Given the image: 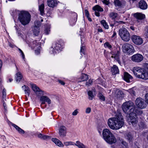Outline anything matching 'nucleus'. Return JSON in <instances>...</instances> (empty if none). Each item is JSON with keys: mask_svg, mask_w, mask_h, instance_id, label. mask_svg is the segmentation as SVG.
<instances>
[{"mask_svg": "<svg viewBox=\"0 0 148 148\" xmlns=\"http://www.w3.org/2000/svg\"><path fill=\"white\" fill-rule=\"evenodd\" d=\"M104 46L105 47H107L109 48V49H110L112 48V46L111 45H110L108 42H105L104 44Z\"/></svg>", "mask_w": 148, "mask_h": 148, "instance_id": "nucleus-45", "label": "nucleus"}, {"mask_svg": "<svg viewBox=\"0 0 148 148\" xmlns=\"http://www.w3.org/2000/svg\"><path fill=\"white\" fill-rule=\"evenodd\" d=\"M88 99L90 100H92L94 97V96L93 95V92L91 90H89L88 92Z\"/></svg>", "mask_w": 148, "mask_h": 148, "instance_id": "nucleus-35", "label": "nucleus"}, {"mask_svg": "<svg viewBox=\"0 0 148 148\" xmlns=\"http://www.w3.org/2000/svg\"><path fill=\"white\" fill-rule=\"evenodd\" d=\"M122 48L123 52L128 54H132L134 51L133 46L128 43H125L124 44Z\"/></svg>", "mask_w": 148, "mask_h": 148, "instance_id": "nucleus-7", "label": "nucleus"}, {"mask_svg": "<svg viewBox=\"0 0 148 148\" xmlns=\"http://www.w3.org/2000/svg\"><path fill=\"white\" fill-rule=\"evenodd\" d=\"M18 19L21 23L25 26L29 23L31 15L27 12L21 11L18 14Z\"/></svg>", "mask_w": 148, "mask_h": 148, "instance_id": "nucleus-3", "label": "nucleus"}, {"mask_svg": "<svg viewBox=\"0 0 148 148\" xmlns=\"http://www.w3.org/2000/svg\"><path fill=\"white\" fill-rule=\"evenodd\" d=\"M126 138L129 141H130L132 140L133 136L130 133H129L126 134Z\"/></svg>", "mask_w": 148, "mask_h": 148, "instance_id": "nucleus-39", "label": "nucleus"}, {"mask_svg": "<svg viewBox=\"0 0 148 148\" xmlns=\"http://www.w3.org/2000/svg\"><path fill=\"white\" fill-rule=\"evenodd\" d=\"M34 25L33 28H35L36 27L38 28H39L41 25V23L39 21H36L34 22Z\"/></svg>", "mask_w": 148, "mask_h": 148, "instance_id": "nucleus-38", "label": "nucleus"}, {"mask_svg": "<svg viewBox=\"0 0 148 148\" xmlns=\"http://www.w3.org/2000/svg\"><path fill=\"white\" fill-rule=\"evenodd\" d=\"M114 3L116 7L120 8L121 7L122 4L119 0H114Z\"/></svg>", "mask_w": 148, "mask_h": 148, "instance_id": "nucleus-31", "label": "nucleus"}, {"mask_svg": "<svg viewBox=\"0 0 148 148\" xmlns=\"http://www.w3.org/2000/svg\"><path fill=\"white\" fill-rule=\"evenodd\" d=\"M116 22L119 24H125V22L122 21H117Z\"/></svg>", "mask_w": 148, "mask_h": 148, "instance_id": "nucleus-60", "label": "nucleus"}, {"mask_svg": "<svg viewBox=\"0 0 148 148\" xmlns=\"http://www.w3.org/2000/svg\"><path fill=\"white\" fill-rule=\"evenodd\" d=\"M22 75L20 72H18L16 74V82H19L22 79Z\"/></svg>", "mask_w": 148, "mask_h": 148, "instance_id": "nucleus-28", "label": "nucleus"}, {"mask_svg": "<svg viewBox=\"0 0 148 148\" xmlns=\"http://www.w3.org/2000/svg\"><path fill=\"white\" fill-rule=\"evenodd\" d=\"M131 39L133 42L136 45H140L143 43L142 38L139 36L133 35L132 36Z\"/></svg>", "mask_w": 148, "mask_h": 148, "instance_id": "nucleus-9", "label": "nucleus"}, {"mask_svg": "<svg viewBox=\"0 0 148 148\" xmlns=\"http://www.w3.org/2000/svg\"><path fill=\"white\" fill-rule=\"evenodd\" d=\"M50 32L49 28H46L45 30V33L46 35H48Z\"/></svg>", "mask_w": 148, "mask_h": 148, "instance_id": "nucleus-52", "label": "nucleus"}, {"mask_svg": "<svg viewBox=\"0 0 148 148\" xmlns=\"http://www.w3.org/2000/svg\"><path fill=\"white\" fill-rule=\"evenodd\" d=\"M42 139L46 140H49L51 139V137L49 136L43 135Z\"/></svg>", "mask_w": 148, "mask_h": 148, "instance_id": "nucleus-43", "label": "nucleus"}, {"mask_svg": "<svg viewBox=\"0 0 148 148\" xmlns=\"http://www.w3.org/2000/svg\"><path fill=\"white\" fill-rule=\"evenodd\" d=\"M15 27L16 29V32L18 34V36L22 38H23V35L21 33L19 29V28H17V27L16 26H15Z\"/></svg>", "mask_w": 148, "mask_h": 148, "instance_id": "nucleus-37", "label": "nucleus"}, {"mask_svg": "<svg viewBox=\"0 0 148 148\" xmlns=\"http://www.w3.org/2000/svg\"><path fill=\"white\" fill-rule=\"evenodd\" d=\"M51 140L55 144L59 147H63V144L58 139L56 138H52Z\"/></svg>", "mask_w": 148, "mask_h": 148, "instance_id": "nucleus-21", "label": "nucleus"}, {"mask_svg": "<svg viewBox=\"0 0 148 148\" xmlns=\"http://www.w3.org/2000/svg\"><path fill=\"white\" fill-rule=\"evenodd\" d=\"M145 102L148 104V93H146L145 95Z\"/></svg>", "mask_w": 148, "mask_h": 148, "instance_id": "nucleus-50", "label": "nucleus"}, {"mask_svg": "<svg viewBox=\"0 0 148 148\" xmlns=\"http://www.w3.org/2000/svg\"><path fill=\"white\" fill-rule=\"evenodd\" d=\"M9 45L11 47L13 48L14 47V45L12 44L10 42H9L8 43Z\"/></svg>", "mask_w": 148, "mask_h": 148, "instance_id": "nucleus-64", "label": "nucleus"}, {"mask_svg": "<svg viewBox=\"0 0 148 148\" xmlns=\"http://www.w3.org/2000/svg\"><path fill=\"white\" fill-rule=\"evenodd\" d=\"M111 71L113 75H115L119 72V70L118 67L116 65H113L111 68Z\"/></svg>", "mask_w": 148, "mask_h": 148, "instance_id": "nucleus-23", "label": "nucleus"}, {"mask_svg": "<svg viewBox=\"0 0 148 148\" xmlns=\"http://www.w3.org/2000/svg\"><path fill=\"white\" fill-rule=\"evenodd\" d=\"M43 134H42L40 133V134H38V137L39 138H40L41 139H42L43 136Z\"/></svg>", "mask_w": 148, "mask_h": 148, "instance_id": "nucleus-61", "label": "nucleus"}, {"mask_svg": "<svg viewBox=\"0 0 148 148\" xmlns=\"http://www.w3.org/2000/svg\"><path fill=\"white\" fill-rule=\"evenodd\" d=\"M124 94L121 90H119L116 94V98L120 100H121L123 98Z\"/></svg>", "mask_w": 148, "mask_h": 148, "instance_id": "nucleus-22", "label": "nucleus"}, {"mask_svg": "<svg viewBox=\"0 0 148 148\" xmlns=\"http://www.w3.org/2000/svg\"><path fill=\"white\" fill-rule=\"evenodd\" d=\"M53 47L55 49V50H56V51H61L62 49L61 45L57 43L53 44Z\"/></svg>", "mask_w": 148, "mask_h": 148, "instance_id": "nucleus-26", "label": "nucleus"}, {"mask_svg": "<svg viewBox=\"0 0 148 148\" xmlns=\"http://www.w3.org/2000/svg\"><path fill=\"white\" fill-rule=\"evenodd\" d=\"M47 2L49 7L53 8L57 6L59 1L56 0H48Z\"/></svg>", "mask_w": 148, "mask_h": 148, "instance_id": "nucleus-14", "label": "nucleus"}, {"mask_svg": "<svg viewBox=\"0 0 148 148\" xmlns=\"http://www.w3.org/2000/svg\"><path fill=\"white\" fill-rule=\"evenodd\" d=\"M19 53L20 54V55L21 56L23 59H25V55H24L23 51H22L21 52H19Z\"/></svg>", "mask_w": 148, "mask_h": 148, "instance_id": "nucleus-58", "label": "nucleus"}, {"mask_svg": "<svg viewBox=\"0 0 148 148\" xmlns=\"http://www.w3.org/2000/svg\"><path fill=\"white\" fill-rule=\"evenodd\" d=\"M59 134L61 137L63 138L66 136V129L65 126L62 125L59 127Z\"/></svg>", "mask_w": 148, "mask_h": 148, "instance_id": "nucleus-12", "label": "nucleus"}, {"mask_svg": "<svg viewBox=\"0 0 148 148\" xmlns=\"http://www.w3.org/2000/svg\"><path fill=\"white\" fill-rule=\"evenodd\" d=\"M36 94L38 96H42L43 95L46 94L45 92L44 93V91L41 90L40 89Z\"/></svg>", "mask_w": 148, "mask_h": 148, "instance_id": "nucleus-36", "label": "nucleus"}, {"mask_svg": "<svg viewBox=\"0 0 148 148\" xmlns=\"http://www.w3.org/2000/svg\"><path fill=\"white\" fill-rule=\"evenodd\" d=\"M3 106L4 107L5 112H7V107H6V105L5 102V100H3Z\"/></svg>", "mask_w": 148, "mask_h": 148, "instance_id": "nucleus-47", "label": "nucleus"}, {"mask_svg": "<svg viewBox=\"0 0 148 148\" xmlns=\"http://www.w3.org/2000/svg\"><path fill=\"white\" fill-rule=\"evenodd\" d=\"M102 2L103 3L107 5H108L109 4V2L107 0H103Z\"/></svg>", "mask_w": 148, "mask_h": 148, "instance_id": "nucleus-55", "label": "nucleus"}, {"mask_svg": "<svg viewBox=\"0 0 148 148\" xmlns=\"http://www.w3.org/2000/svg\"><path fill=\"white\" fill-rule=\"evenodd\" d=\"M84 12L85 15L87 17H88V16H89V12L88 10L86 9L84 11Z\"/></svg>", "mask_w": 148, "mask_h": 148, "instance_id": "nucleus-53", "label": "nucleus"}, {"mask_svg": "<svg viewBox=\"0 0 148 148\" xmlns=\"http://www.w3.org/2000/svg\"><path fill=\"white\" fill-rule=\"evenodd\" d=\"M135 103L138 107L141 109L145 108L147 106L145 101L141 97L138 98L136 99Z\"/></svg>", "mask_w": 148, "mask_h": 148, "instance_id": "nucleus-8", "label": "nucleus"}, {"mask_svg": "<svg viewBox=\"0 0 148 148\" xmlns=\"http://www.w3.org/2000/svg\"><path fill=\"white\" fill-rule=\"evenodd\" d=\"M49 52L51 54H54V55L56 52V50H55V49L53 47V45L52 46V47L50 49Z\"/></svg>", "mask_w": 148, "mask_h": 148, "instance_id": "nucleus-42", "label": "nucleus"}, {"mask_svg": "<svg viewBox=\"0 0 148 148\" xmlns=\"http://www.w3.org/2000/svg\"><path fill=\"white\" fill-rule=\"evenodd\" d=\"M121 144L123 145V147L127 148L128 147L127 144L126 142L124 140H122L121 142Z\"/></svg>", "mask_w": 148, "mask_h": 148, "instance_id": "nucleus-46", "label": "nucleus"}, {"mask_svg": "<svg viewBox=\"0 0 148 148\" xmlns=\"http://www.w3.org/2000/svg\"><path fill=\"white\" fill-rule=\"evenodd\" d=\"M101 24L106 29H108L109 28L108 25L107 24L106 21L104 20H103L101 21Z\"/></svg>", "mask_w": 148, "mask_h": 148, "instance_id": "nucleus-40", "label": "nucleus"}, {"mask_svg": "<svg viewBox=\"0 0 148 148\" xmlns=\"http://www.w3.org/2000/svg\"><path fill=\"white\" fill-rule=\"evenodd\" d=\"M2 95H3V100H6L5 99V98L6 97V90L4 88L3 89L2 91Z\"/></svg>", "mask_w": 148, "mask_h": 148, "instance_id": "nucleus-44", "label": "nucleus"}, {"mask_svg": "<svg viewBox=\"0 0 148 148\" xmlns=\"http://www.w3.org/2000/svg\"><path fill=\"white\" fill-rule=\"evenodd\" d=\"M31 86L32 90L35 93H36L40 89V88L37 86L36 84H32L31 85Z\"/></svg>", "mask_w": 148, "mask_h": 148, "instance_id": "nucleus-33", "label": "nucleus"}, {"mask_svg": "<svg viewBox=\"0 0 148 148\" xmlns=\"http://www.w3.org/2000/svg\"><path fill=\"white\" fill-rule=\"evenodd\" d=\"M122 109L125 113L129 115L130 122L134 126L138 122L137 114L139 111L135 107L134 103L131 101H126L123 104Z\"/></svg>", "mask_w": 148, "mask_h": 148, "instance_id": "nucleus-1", "label": "nucleus"}, {"mask_svg": "<svg viewBox=\"0 0 148 148\" xmlns=\"http://www.w3.org/2000/svg\"><path fill=\"white\" fill-rule=\"evenodd\" d=\"M40 101H43L47 102L48 104H50L51 103V101L50 99L47 96H42L40 97Z\"/></svg>", "mask_w": 148, "mask_h": 148, "instance_id": "nucleus-19", "label": "nucleus"}, {"mask_svg": "<svg viewBox=\"0 0 148 148\" xmlns=\"http://www.w3.org/2000/svg\"><path fill=\"white\" fill-rule=\"evenodd\" d=\"M91 109L90 108H87L86 110V113L88 114L91 112Z\"/></svg>", "mask_w": 148, "mask_h": 148, "instance_id": "nucleus-54", "label": "nucleus"}, {"mask_svg": "<svg viewBox=\"0 0 148 148\" xmlns=\"http://www.w3.org/2000/svg\"><path fill=\"white\" fill-rule=\"evenodd\" d=\"M102 134L104 139L109 144H112L116 142V138L109 129H104L103 131Z\"/></svg>", "mask_w": 148, "mask_h": 148, "instance_id": "nucleus-4", "label": "nucleus"}, {"mask_svg": "<svg viewBox=\"0 0 148 148\" xmlns=\"http://www.w3.org/2000/svg\"><path fill=\"white\" fill-rule=\"evenodd\" d=\"M84 47L82 46L81 47V49L80 50V52L82 55V54H84Z\"/></svg>", "mask_w": 148, "mask_h": 148, "instance_id": "nucleus-49", "label": "nucleus"}, {"mask_svg": "<svg viewBox=\"0 0 148 148\" xmlns=\"http://www.w3.org/2000/svg\"><path fill=\"white\" fill-rule=\"evenodd\" d=\"M74 15L75 16V17L73 19H71L69 21L70 24L71 26H73L75 25L77 19V14L76 13H74Z\"/></svg>", "mask_w": 148, "mask_h": 148, "instance_id": "nucleus-25", "label": "nucleus"}, {"mask_svg": "<svg viewBox=\"0 0 148 148\" xmlns=\"http://www.w3.org/2000/svg\"><path fill=\"white\" fill-rule=\"evenodd\" d=\"M108 125L112 130H117L121 128L124 124L123 116L119 110H117L114 117L110 118L108 121Z\"/></svg>", "mask_w": 148, "mask_h": 148, "instance_id": "nucleus-2", "label": "nucleus"}, {"mask_svg": "<svg viewBox=\"0 0 148 148\" xmlns=\"http://www.w3.org/2000/svg\"><path fill=\"white\" fill-rule=\"evenodd\" d=\"M138 7L141 9L145 10L147 7V5L144 0H140L138 3Z\"/></svg>", "mask_w": 148, "mask_h": 148, "instance_id": "nucleus-13", "label": "nucleus"}, {"mask_svg": "<svg viewBox=\"0 0 148 148\" xmlns=\"http://www.w3.org/2000/svg\"><path fill=\"white\" fill-rule=\"evenodd\" d=\"M58 82L61 85H64L65 84V83L62 81L61 80H58Z\"/></svg>", "mask_w": 148, "mask_h": 148, "instance_id": "nucleus-59", "label": "nucleus"}, {"mask_svg": "<svg viewBox=\"0 0 148 148\" xmlns=\"http://www.w3.org/2000/svg\"><path fill=\"white\" fill-rule=\"evenodd\" d=\"M119 34L121 39L126 42L128 41L130 39V34L127 30L125 28H122L119 30Z\"/></svg>", "mask_w": 148, "mask_h": 148, "instance_id": "nucleus-5", "label": "nucleus"}, {"mask_svg": "<svg viewBox=\"0 0 148 148\" xmlns=\"http://www.w3.org/2000/svg\"><path fill=\"white\" fill-rule=\"evenodd\" d=\"M133 77L132 76L127 72H125L124 73L123 77L124 79L128 83H130L131 82L130 80H132Z\"/></svg>", "mask_w": 148, "mask_h": 148, "instance_id": "nucleus-15", "label": "nucleus"}, {"mask_svg": "<svg viewBox=\"0 0 148 148\" xmlns=\"http://www.w3.org/2000/svg\"><path fill=\"white\" fill-rule=\"evenodd\" d=\"M143 72L144 76H146L145 75H147V77L145 80H146L148 79V64L145 63L144 65V68L143 69Z\"/></svg>", "mask_w": 148, "mask_h": 148, "instance_id": "nucleus-17", "label": "nucleus"}, {"mask_svg": "<svg viewBox=\"0 0 148 148\" xmlns=\"http://www.w3.org/2000/svg\"><path fill=\"white\" fill-rule=\"evenodd\" d=\"M110 53L112 55L114 56L117 58L120 55V52L119 50H118L117 48H115L114 50L111 51Z\"/></svg>", "mask_w": 148, "mask_h": 148, "instance_id": "nucleus-18", "label": "nucleus"}, {"mask_svg": "<svg viewBox=\"0 0 148 148\" xmlns=\"http://www.w3.org/2000/svg\"><path fill=\"white\" fill-rule=\"evenodd\" d=\"M98 97L99 99L102 101L105 100V97L101 93H99L98 95Z\"/></svg>", "mask_w": 148, "mask_h": 148, "instance_id": "nucleus-41", "label": "nucleus"}, {"mask_svg": "<svg viewBox=\"0 0 148 148\" xmlns=\"http://www.w3.org/2000/svg\"><path fill=\"white\" fill-rule=\"evenodd\" d=\"M139 126L142 128H144L145 127V125L144 122H141L140 123Z\"/></svg>", "mask_w": 148, "mask_h": 148, "instance_id": "nucleus-48", "label": "nucleus"}, {"mask_svg": "<svg viewBox=\"0 0 148 148\" xmlns=\"http://www.w3.org/2000/svg\"><path fill=\"white\" fill-rule=\"evenodd\" d=\"M109 15V17L113 19H114L118 16V14L114 12H110Z\"/></svg>", "mask_w": 148, "mask_h": 148, "instance_id": "nucleus-30", "label": "nucleus"}, {"mask_svg": "<svg viewBox=\"0 0 148 148\" xmlns=\"http://www.w3.org/2000/svg\"><path fill=\"white\" fill-rule=\"evenodd\" d=\"M143 69L140 67H134L133 70L134 74L137 77L145 79L147 77V75L144 76L143 72Z\"/></svg>", "mask_w": 148, "mask_h": 148, "instance_id": "nucleus-6", "label": "nucleus"}, {"mask_svg": "<svg viewBox=\"0 0 148 148\" xmlns=\"http://www.w3.org/2000/svg\"><path fill=\"white\" fill-rule=\"evenodd\" d=\"M45 5L44 3H42L39 6V10L40 11V14L42 16L45 14Z\"/></svg>", "mask_w": 148, "mask_h": 148, "instance_id": "nucleus-24", "label": "nucleus"}, {"mask_svg": "<svg viewBox=\"0 0 148 148\" xmlns=\"http://www.w3.org/2000/svg\"><path fill=\"white\" fill-rule=\"evenodd\" d=\"M22 88L25 91V94L29 96L30 92L29 88L26 85H24L22 86Z\"/></svg>", "mask_w": 148, "mask_h": 148, "instance_id": "nucleus-27", "label": "nucleus"}, {"mask_svg": "<svg viewBox=\"0 0 148 148\" xmlns=\"http://www.w3.org/2000/svg\"><path fill=\"white\" fill-rule=\"evenodd\" d=\"M12 125L16 129L20 134H23L25 133V131L20 128V127H19L17 125L12 123Z\"/></svg>", "mask_w": 148, "mask_h": 148, "instance_id": "nucleus-20", "label": "nucleus"}, {"mask_svg": "<svg viewBox=\"0 0 148 148\" xmlns=\"http://www.w3.org/2000/svg\"><path fill=\"white\" fill-rule=\"evenodd\" d=\"M145 35L147 38H148V26L146 28Z\"/></svg>", "mask_w": 148, "mask_h": 148, "instance_id": "nucleus-51", "label": "nucleus"}, {"mask_svg": "<svg viewBox=\"0 0 148 148\" xmlns=\"http://www.w3.org/2000/svg\"><path fill=\"white\" fill-rule=\"evenodd\" d=\"M143 59V56L139 53H137L132 56V60L136 62H139L142 61Z\"/></svg>", "mask_w": 148, "mask_h": 148, "instance_id": "nucleus-10", "label": "nucleus"}, {"mask_svg": "<svg viewBox=\"0 0 148 148\" xmlns=\"http://www.w3.org/2000/svg\"><path fill=\"white\" fill-rule=\"evenodd\" d=\"M129 92L131 94L135 95V91L132 89H130L129 90Z\"/></svg>", "mask_w": 148, "mask_h": 148, "instance_id": "nucleus-56", "label": "nucleus"}, {"mask_svg": "<svg viewBox=\"0 0 148 148\" xmlns=\"http://www.w3.org/2000/svg\"><path fill=\"white\" fill-rule=\"evenodd\" d=\"M31 86L32 90L35 93H36L40 89V88L37 86L36 84H32L31 85Z\"/></svg>", "mask_w": 148, "mask_h": 148, "instance_id": "nucleus-34", "label": "nucleus"}, {"mask_svg": "<svg viewBox=\"0 0 148 148\" xmlns=\"http://www.w3.org/2000/svg\"><path fill=\"white\" fill-rule=\"evenodd\" d=\"M92 10L95 11V14L98 17L100 16V14L99 12H102L103 11V8L99 5H96L94 6Z\"/></svg>", "mask_w": 148, "mask_h": 148, "instance_id": "nucleus-11", "label": "nucleus"}, {"mask_svg": "<svg viewBox=\"0 0 148 148\" xmlns=\"http://www.w3.org/2000/svg\"><path fill=\"white\" fill-rule=\"evenodd\" d=\"M134 16L137 19L142 20L145 18V15L141 13H136L134 14Z\"/></svg>", "mask_w": 148, "mask_h": 148, "instance_id": "nucleus-16", "label": "nucleus"}, {"mask_svg": "<svg viewBox=\"0 0 148 148\" xmlns=\"http://www.w3.org/2000/svg\"><path fill=\"white\" fill-rule=\"evenodd\" d=\"M78 113V111L76 110H75L72 113V115L74 116H75L77 115Z\"/></svg>", "mask_w": 148, "mask_h": 148, "instance_id": "nucleus-57", "label": "nucleus"}, {"mask_svg": "<svg viewBox=\"0 0 148 148\" xmlns=\"http://www.w3.org/2000/svg\"><path fill=\"white\" fill-rule=\"evenodd\" d=\"M81 81L80 82L86 81L88 79V75L85 73H82V76L80 77Z\"/></svg>", "mask_w": 148, "mask_h": 148, "instance_id": "nucleus-29", "label": "nucleus"}, {"mask_svg": "<svg viewBox=\"0 0 148 148\" xmlns=\"http://www.w3.org/2000/svg\"><path fill=\"white\" fill-rule=\"evenodd\" d=\"M116 59L117 60V61L118 63L120 64V65H121V63L120 59H119V58Z\"/></svg>", "mask_w": 148, "mask_h": 148, "instance_id": "nucleus-62", "label": "nucleus"}, {"mask_svg": "<svg viewBox=\"0 0 148 148\" xmlns=\"http://www.w3.org/2000/svg\"><path fill=\"white\" fill-rule=\"evenodd\" d=\"M35 52L36 53L37 55L40 54V50H39L38 49L35 50Z\"/></svg>", "mask_w": 148, "mask_h": 148, "instance_id": "nucleus-63", "label": "nucleus"}, {"mask_svg": "<svg viewBox=\"0 0 148 148\" xmlns=\"http://www.w3.org/2000/svg\"><path fill=\"white\" fill-rule=\"evenodd\" d=\"M32 31L34 34L36 36H37L40 33V28H38L36 27L33 28Z\"/></svg>", "mask_w": 148, "mask_h": 148, "instance_id": "nucleus-32", "label": "nucleus"}]
</instances>
